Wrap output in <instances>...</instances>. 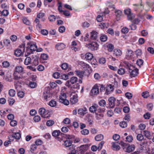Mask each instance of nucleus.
<instances>
[{
	"mask_svg": "<svg viewBox=\"0 0 154 154\" xmlns=\"http://www.w3.org/2000/svg\"><path fill=\"white\" fill-rule=\"evenodd\" d=\"M108 26L107 23H102L100 24L99 25V26L100 28H107Z\"/></svg>",
	"mask_w": 154,
	"mask_h": 154,
	"instance_id": "5fc2aeb1",
	"label": "nucleus"
},
{
	"mask_svg": "<svg viewBox=\"0 0 154 154\" xmlns=\"http://www.w3.org/2000/svg\"><path fill=\"white\" fill-rule=\"evenodd\" d=\"M41 32L42 35H47L48 33V31L47 30L45 29L42 30L41 31Z\"/></svg>",
	"mask_w": 154,
	"mask_h": 154,
	"instance_id": "4d7b16f0",
	"label": "nucleus"
},
{
	"mask_svg": "<svg viewBox=\"0 0 154 154\" xmlns=\"http://www.w3.org/2000/svg\"><path fill=\"white\" fill-rule=\"evenodd\" d=\"M120 144L123 146V149L126 152H130L134 151L135 149V146L134 144L129 145L127 146L126 143L122 142H121Z\"/></svg>",
	"mask_w": 154,
	"mask_h": 154,
	"instance_id": "f03ea898",
	"label": "nucleus"
},
{
	"mask_svg": "<svg viewBox=\"0 0 154 154\" xmlns=\"http://www.w3.org/2000/svg\"><path fill=\"white\" fill-rule=\"evenodd\" d=\"M61 134L59 130H54L52 133V135L59 141H61L62 139L61 138Z\"/></svg>",
	"mask_w": 154,
	"mask_h": 154,
	"instance_id": "423d86ee",
	"label": "nucleus"
},
{
	"mask_svg": "<svg viewBox=\"0 0 154 154\" xmlns=\"http://www.w3.org/2000/svg\"><path fill=\"white\" fill-rule=\"evenodd\" d=\"M91 93L93 94L97 95L99 93V88L97 86H94L93 87L91 91Z\"/></svg>",
	"mask_w": 154,
	"mask_h": 154,
	"instance_id": "a211bd4d",
	"label": "nucleus"
},
{
	"mask_svg": "<svg viewBox=\"0 0 154 154\" xmlns=\"http://www.w3.org/2000/svg\"><path fill=\"white\" fill-rule=\"evenodd\" d=\"M28 47L32 51H36L37 49V46L35 42H30L28 44Z\"/></svg>",
	"mask_w": 154,
	"mask_h": 154,
	"instance_id": "4468645a",
	"label": "nucleus"
},
{
	"mask_svg": "<svg viewBox=\"0 0 154 154\" xmlns=\"http://www.w3.org/2000/svg\"><path fill=\"white\" fill-rule=\"evenodd\" d=\"M13 135V137L16 139H19L21 137L20 134L18 132L15 133Z\"/></svg>",
	"mask_w": 154,
	"mask_h": 154,
	"instance_id": "72a5a7b5",
	"label": "nucleus"
},
{
	"mask_svg": "<svg viewBox=\"0 0 154 154\" xmlns=\"http://www.w3.org/2000/svg\"><path fill=\"white\" fill-rule=\"evenodd\" d=\"M125 14L127 15L128 20L131 21L135 17V15L131 12L130 8H127L124 10Z\"/></svg>",
	"mask_w": 154,
	"mask_h": 154,
	"instance_id": "7ed1b4c3",
	"label": "nucleus"
},
{
	"mask_svg": "<svg viewBox=\"0 0 154 154\" xmlns=\"http://www.w3.org/2000/svg\"><path fill=\"white\" fill-rule=\"evenodd\" d=\"M78 114L82 116H84L87 113V109L86 108H81L78 110Z\"/></svg>",
	"mask_w": 154,
	"mask_h": 154,
	"instance_id": "aec40b11",
	"label": "nucleus"
},
{
	"mask_svg": "<svg viewBox=\"0 0 154 154\" xmlns=\"http://www.w3.org/2000/svg\"><path fill=\"white\" fill-rule=\"evenodd\" d=\"M81 64L83 68H89V65L84 63L83 62H81Z\"/></svg>",
	"mask_w": 154,
	"mask_h": 154,
	"instance_id": "338daca9",
	"label": "nucleus"
},
{
	"mask_svg": "<svg viewBox=\"0 0 154 154\" xmlns=\"http://www.w3.org/2000/svg\"><path fill=\"white\" fill-rule=\"evenodd\" d=\"M75 72L76 75L80 78H82L84 76V73L82 72L79 71H76Z\"/></svg>",
	"mask_w": 154,
	"mask_h": 154,
	"instance_id": "2f4dec72",
	"label": "nucleus"
},
{
	"mask_svg": "<svg viewBox=\"0 0 154 154\" xmlns=\"http://www.w3.org/2000/svg\"><path fill=\"white\" fill-rule=\"evenodd\" d=\"M116 19L117 21L120 20L121 17L122 15V11L119 10H116L114 12Z\"/></svg>",
	"mask_w": 154,
	"mask_h": 154,
	"instance_id": "f8f14e48",
	"label": "nucleus"
},
{
	"mask_svg": "<svg viewBox=\"0 0 154 154\" xmlns=\"http://www.w3.org/2000/svg\"><path fill=\"white\" fill-rule=\"evenodd\" d=\"M16 73L14 72V79L16 80H18L20 79V76L17 75Z\"/></svg>",
	"mask_w": 154,
	"mask_h": 154,
	"instance_id": "bf43d9fd",
	"label": "nucleus"
},
{
	"mask_svg": "<svg viewBox=\"0 0 154 154\" xmlns=\"http://www.w3.org/2000/svg\"><path fill=\"white\" fill-rule=\"evenodd\" d=\"M136 138L138 141H141L143 139L144 137L142 134H138Z\"/></svg>",
	"mask_w": 154,
	"mask_h": 154,
	"instance_id": "c9c22d12",
	"label": "nucleus"
},
{
	"mask_svg": "<svg viewBox=\"0 0 154 154\" xmlns=\"http://www.w3.org/2000/svg\"><path fill=\"white\" fill-rule=\"evenodd\" d=\"M143 134L144 136L148 139L150 140L151 139L152 135L150 132L148 131L145 130L143 131Z\"/></svg>",
	"mask_w": 154,
	"mask_h": 154,
	"instance_id": "4be33fe9",
	"label": "nucleus"
},
{
	"mask_svg": "<svg viewBox=\"0 0 154 154\" xmlns=\"http://www.w3.org/2000/svg\"><path fill=\"white\" fill-rule=\"evenodd\" d=\"M52 94L50 93L49 90H45L43 93V97L44 99L46 100H47L49 98L51 97Z\"/></svg>",
	"mask_w": 154,
	"mask_h": 154,
	"instance_id": "9d476101",
	"label": "nucleus"
},
{
	"mask_svg": "<svg viewBox=\"0 0 154 154\" xmlns=\"http://www.w3.org/2000/svg\"><path fill=\"white\" fill-rule=\"evenodd\" d=\"M65 28L63 26H61L59 28V31L60 33H63L65 32Z\"/></svg>",
	"mask_w": 154,
	"mask_h": 154,
	"instance_id": "e2e57ef3",
	"label": "nucleus"
},
{
	"mask_svg": "<svg viewBox=\"0 0 154 154\" xmlns=\"http://www.w3.org/2000/svg\"><path fill=\"white\" fill-rule=\"evenodd\" d=\"M135 54L137 56H140L142 54V52L141 50L138 49L135 51Z\"/></svg>",
	"mask_w": 154,
	"mask_h": 154,
	"instance_id": "6e6d98bb",
	"label": "nucleus"
},
{
	"mask_svg": "<svg viewBox=\"0 0 154 154\" xmlns=\"http://www.w3.org/2000/svg\"><path fill=\"white\" fill-rule=\"evenodd\" d=\"M25 45L21 46V49H17L14 52V54L17 57H19L24 52L25 50Z\"/></svg>",
	"mask_w": 154,
	"mask_h": 154,
	"instance_id": "0eeeda50",
	"label": "nucleus"
},
{
	"mask_svg": "<svg viewBox=\"0 0 154 154\" xmlns=\"http://www.w3.org/2000/svg\"><path fill=\"white\" fill-rule=\"evenodd\" d=\"M122 54V51L119 49H115L114 51V54L116 56H119Z\"/></svg>",
	"mask_w": 154,
	"mask_h": 154,
	"instance_id": "a878e982",
	"label": "nucleus"
},
{
	"mask_svg": "<svg viewBox=\"0 0 154 154\" xmlns=\"http://www.w3.org/2000/svg\"><path fill=\"white\" fill-rule=\"evenodd\" d=\"M24 93L22 91H19V92L18 91V96L20 98H23L24 97Z\"/></svg>",
	"mask_w": 154,
	"mask_h": 154,
	"instance_id": "69168bd1",
	"label": "nucleus"
},
{
	"mask_svg": "<svg viewBox=\"0 0 154 154\" xmlns=\"http://www.w3.org/2000/svg\"><path fill=\"white\" fill-rule=\"evenodd\" d=\"M37 146L35 144H33L31 145L30 151L32 152H33L36 149Z\"/></svg>",
	"mask_w": 154,
	"mask_h": 154,
	"instance_id": "3c124183",
	"label": "nucleus"
},
{
	"mask_svg": "<svg viewBox=\"0 0 154 154\" xmlns=\"http://www.w3.org/2000/svg\"><path fill=\"white\" fill-rule=\"evenodd\" d=\"M33 51H32L29 48V47H27L26 50L25 54V56H28L29 55L33 53Z\"/></svg>",
	"mask_w": 154,
	"mask_h": 154,
	"instance_id": "f704fd0d",
	"label": "nucleus"
},
{
	"mask_svg": "<svg viewBox=\"0 0 154 154\" xmlns=\"http://www.w3.org/2000/svg\"><path fill=\"white\" fill-rule=\"evenodd\" d=\"M2 14L4 16H7L9 14V12L8 10H4L2 12Z\"/></svg>",
	"mask_w": 154,
	"mask_h": 154,
	"instance_id": "680f3d73",
	"label": "nucleus"
},
{
	"mask_svg": "<svg viewBox=\"0 0 154 154\" xmlns=\"http://www.w3.org/2000/svg\"><path fill=\"white\" fill-rule=\"evenodd\" d=\"M125 141L129 143L131 142L133 140V137L132 135H128L126 137Z\"/></svg>",
	"mask_w": 154,
	"mask_h": 154,
	"instance_id": "c756f323",
	"label": "nucleus"
},
{
	"mask_svg": "<svg viewBox=\"0 0 154 154\" xmlns=\"http://www.w3.org/2000/svg\"><path fill=\"white\" fill-rule=\"evenodd\" d=\"M98 104L101 106H104L106 105V102L104 100H101L99 101Z\"/></svg>",
	"mask_w": 154,
	"mask_h": 154,
	"instance_id": "37998d69",
	"label": "nucleus"
},
{
	"mask_svg": "<svg viewBox=\"0 0 154 154\" xmlns=\"http://www.w3.org/2000/svg\"><path fill=\"white\" fill-rule=\"evenodd\" d=\"M118 73L120 75H123L125 73V70L124 69L121 68L118 69Z\"/></svg>",
	"mask_w": 154,
	"mask_h": 154,
	"instance_id": "e433bc0d",
	"label": "nucleus"
},
{
	"mask_svg": "<svg viewBox=\"0 0 154 154\" xmlns=\"http://www.w3.org/2000/svg\"><path fill=\"white\" fill-rule=\"evenodd\" d=\"M99 45L95 42H92L86 44V46L92 51L97 50L99 48Z\"/></svg>",
	"mask_w": 154,
	"mask_h": 154,
	"instance_id": "20e7f679",
	"label": "nucleus"
},
{
	"mask_svg": "<svg viewBox=\"0 0 154 154\" xmlns=\"http://www.w3.org/2000/svg\"><path fill=\"white\" fill-rule=\"evenodd\" d=\"M23 23L26 25H29L30 24V21L26 18H23Z\"/></svg>",
	"mask_w": 154,
	"mask_h": 154,
	"instance_id": "a18cd8bd",
	"label": "nucleus"
},
{
	"mask_svg": "<svg viewBox=\"0 0 154 154\" xmlns=\"http://www.w3.org/2000/svg\"><path fill=\"white\" fill-rule=\"evenodd\" d=\"M93 57V54L90 53H88L85 54V58L88 60H91Z\"/></svg>",
	"mask_w": 154,
	"mask_h": 154,
	"instance_id": "bb28decb",
	"label": "nucleus"
},
{
	"mask_svg": "<svg viewBox=\"0 0 154 154\" xmlns=\"http://www.w3.org/2000/svg\"><path fill=\"white\" fill-rule=\"evenodd\" d=\"M133 69L131 67L129 68V72L130 73V75L132 77H134L138 74V70L137 69L133 68Z\"/></svg>",
	"mask_w": 154,
	"mask_h": 154,
	"instance_id": "1a4fd4ad",
	"label": "nucleus"
},
{
	"mask_svg": "<svg viewBox=\"0 0 154 154\" xmlns=\"http://www.w3.org/2000/svg\"><path fill=\"white\" fill-rule=\"evenodd\" d=\"M77 81L78 78L76 77H72L70 79V81L73 84L76 83Z\"/></svg>",
	"mask_w": 154,
	"mask_h": 154,
	"instance_id": "473e14b6",
	"label": "nucleus"
},
{
	"mask_svg": "<svg viewBox=\"0 0 154 154\" xmlns=\"http://www.w3.org/2000/svg\"><path fill=\"white\" fill-rule=\"evenodd\" d=\"M19 84L20 83L18 82L16 84H15V89L17 90V91L20 89V86L19 85Z\"/></svg>",
	"mask_w": 154,
	"mask_h": 154,
	"instance_id": "774afa93",
	"label": "nucleus"
},
{
	"mask_svg": "<svg viewBox=\"0 0 154 154\" xmlns=\"http://www.w3.org/2000/svg\"><path fill=\"white\" fill-rule=\"evenodd\" d=\"M48 19L50 22H53L55 20L56 17L54 15H51L49 17Z\"/></svg>",
	"mask_w": 154,
	"mask_h": 154,
	"instance_id": "09e8293b",
	"label": "nucleus"
},
{
	"mask_svg": "<svg viewBox=\"0 0 154 154\" xmlns=\"http://www.w3.org/2000/svg\"><path fill=\"white\" fill-rule=\"evenodd\" d=\"M125 96L128 99H130L132 97V94L128 92H127L125 94Z\"/></svg>",
	"mask_w": 154,
	"mask_h": 154,
	"instance_id": "052dcab7",
	"label": "nucleus"
},
{
	"mask_svg": "<svg viewBox=\"0 0 154 154\" xmlns=\"http://www.w3.org/2000/svg\"><path fill=\"white\" fill-rule=\"evenodd\" d=\"M49 105L51 107H54L56 105V102L54 100H51L49 102Z\"/></svg>",
	"mask_w": 154,
	"mask_h": 154,
	"instance_id": "de8ad7c7",
	"label": "nucleus"
},
{
	"mask_svg": "<svg viewBox=\"0 0 154 154\" xmlns=\"http://www.w3.org/2000/svg\"><path fill=\"white\" fill-rule=\"evenodd\" d=\"M95 114L96 115L95 118L97 120H100L101 119L103 116V114L101 113L98 114L97 113H95Z\"/></svg>",
	"mask_w": 154,
	"mask_h": 154,
	"instance_id": "79ce46f5",
	"label": "nucleus"
},
{
	"mask_svg": "<svg viewBox=\"0 0 154 154\" xmlns=\"http://www.w3.org/2000/svg\"><path fill=\"white\" fill-rule=\"evenodd\" d=\"M112 147L113 149L114 150H118L120 149V146L114 143H112Z\"/></svg>",
	"mask_w": 154,
	"mask_h": 154,
	"instance_id": "c85d7f7f",
	"label": "nucleus"
},
{
	"mask_svg": "<svg viewBox=\"0 0 154 154\" xmlns=\"http://www.w3.org/2000/svg\"><path fill=\"white\" fill-rule=\"evenodd\" d=\"M90 38L92 39L96 40L97 37V32L93 30L91 33Z\"/></svg>",
	"mask_w": 154,
	"mask_h": 154,
	"instance_id": "412c9836",
	"label": "nucleus"
},
{
	"mask_svg": "<svg viewBox=\"0 0 154 154\" xmlns=\"http://www.w3.org/2000/svg\"><path fill=\"white\" fill-rule=\"evenodd\" d=\"M59 100L61 103H63L66 105H68L69 104V101L66 99V95L65 93H61L60 96Z\"/></svg>",
	"mask_w": 154,
	"mask_h": 154,
	"instance_id": "39448f33",
	"label": "nucleus"
},
{
	"mask_svg": "<svg viewBox=\"0 0 154 154\" xmlns=\"http://www.w3.org/2000/svg\"><path fill=\"white\" fill-rule=\"evenodd\" d=\"M103 138V136L102 134L97 135L95 137V140L97 141H100Z\"/></svg>",
	"mask_w": 154,
	"mask_h": 154,
	"instance_id": "cd10ccee",
	"label": "nucleus"
},
{
	"mask_svg": "<svg viewBox=\"0 0 154 154\" xmlns=\"http://www.w3.org/2000/svg\"><path fill=\"white\" fill-rule=\"evenodd\" d=\"M121 32L124 34L127 33L128 32V29L126 27H124L121 29Z\"/></svg>",
	"mask_w": 154,
	"mask_h": 154,
	"instance_id": "0e129e2a",
	"label": "nucleus"
},
{
	"mask_svg": "<svg viewBox=\"0 0 154 154\" xmlns=\"http://www.w3.org/2000/svg\"><path fill=\"white\" fill-rule=\"evenodd\" d=\"M113 89V86L111 85H107L105 88V93L107 94H110Z\"/></svg>",
	"mask_w": 154,
	"mask_h": 154,
	"instance_id": "2eb2a0df",
	"label": "nucleus"
},
{
	"mask_svg": "<svg viewBox=\"0 0 154 154\" xmlns=\"http://www.w3.org/2000/svg\"><path fill=\"white\" fill-rule=\"evenodd\" d=\"M15 94V91L14 89H10L9 91V94L11 97H14V96Z\"/></svg>",
	"mask_w": 154,
	"mask_h": 154,
	"instance_id": "ea45409f",
	"label": "nucleus"
},
{
	"mask_svg": "<svg viewBox=\"0 0 154 154\" xmlns=\"http://www.w3.org/2000/svg\"><path fill=\"white\" fill-rule=\"evenodd\" d=\"M64 145L66 147H69V149L71 150L74 149V145H72V142L70 140H66L64 142Z\"/></svg>",
	"mask_w": 154,
	"mask_h": 154,
	"instance_id": "ddd939ff",
	"label": "nucleus"
},
{
	"mask_svg": "<svg viewBox=\"0 0 154 154\" xmlns=\"http://www.w3.org/2000/svg\"><path fill=\"white\" fill-rule=\"evenodd\" d=\"M107 48L109 52H112L114 48L113 45L112 44H109L107 45Z\"/></svg>",
	"mask_w": 154,
	"mask_h": 154,
	"instance_id": "7c9ffc66",
	"label": "nucleus"
},
{
	"mask_svg": "<svg viewBox=\"0 0 154 154\" xmlns=\"http://www.w3.org/2000/svg\"><path fill=\"white\" fill-rule=\"evenodd\" d=\"M134 9L135 11H142L143 9V5L141 3L140 5L134 4L133 5Z\"/></svg>",
	"mask_w": 154,
	"mask_h": 154,
	"instance_id": "9b49d317",
	"label": "nucleus"
},
{
	"mask_svg": "<svg viewBox=\"0 0 154 154\" xmlns=\"http://www.w3.org/2000/svg\"><path fill=\"white\" fill-rule=\"evenodd\" d=\"M87 118L88 119V122L89 125H91L93 123L92 116L90 114H88L87 115Z\"/></svg>",
	"mask_w": 154,
	"mask_h": 154,
	"instance_id": "5701e85b",
	"label": "nucleus"
},
{
	"mask_svg": "<svg viewBox=\"0 0 154 154\" xmlns=\"http://www.w3.org/2000/svg\"><path fill=\"white\" fill-rule=\"evenodd\" d=\"M89 131L87 129H84L81 131V134L83 135H87L88 134Z\"/></svg>",
	"mask_w": 154,
	"mask_h": 154,
	"instance_id": "603ef678",
	"label": "nucleus"
},
{
	"mask_svg": "<svg viewBox=\"0 0 154 154\" xmlns=\"http://www.w3.org/2000/svg\"><path fill=\"white\" fill-rule=\"evenodd\" d=\"M107 36L105 35H103L100 38V40L101 42H106L107 40Z\"/></svg>",
	"mask_w": 154,
	"mask_h": 154,
	"instance_id": "58836bf2",
	"label": "nucleus"
},
{
	"mask_svg": "<svg viewBox=\"0 0 154 154\" xmlns=\"http://www.w3.org/2000/svg\"><path fill=\"white\" fill-rule=\"evenodd\" d=\"M70 102L72 104H74L78 101L77 97V95H73L70 99Z\"/></svg>",
	"mask_w": 154,
	"mask_h": 154,
	"instance_id": "393cba45",
	"label": "nucleus"
},
{
	"mask_svg": "<svg viewBox=\"0 0 154 154\" xmlns=\"http://www.w3.org/2000/svg\"><path fill=\"white\" fill-rule=\"evenodd\" d=\"M38 112L42 117L45 118L48 117V116H47V115L48 113V112L47 111H46L44 108H40L38 110Z\"/></svg>",
	"mask_w": 154,
	"mask_h": 154,
	"instance_id": "6e6552de",
	"label": "nucleus"
},
{
	"mask_svg": "<svg viewBox=\"0 0 154 154\" xmlns=\"http://www.w3.org/2000/svg\"><path fill=\"white\" fill-rule=\"evenodd\" d=\"M45 14L44 13L42 12H39L37 15V17L38 18H42L45 16Z\"/></svg>",
	"mask_w": 154,
	"mask_h": 154,
	"instance_id": "8fccbe9b",
	"label": "nucleus"
},
{
	"mask_svg": "<svg viewBox=\"0 0 154 154\" xmlns=\"http://www.w3.org/2000/svg\"><path fill=\"white\" fill-rule=\"evenodd\" d=\"M38 63V57L36 55H33L31 57H27L24 61V64L26 65L32 64L35 66H37Z\"/></svg>",
	"mask_w": 154,
	"mask_h": 154,
	"instance_id": "f257e3e1",
	"label": "nucleus"
},
{
	"mask_svg": "<svg viewBox=\"0 0 154 154\" xmlns=\"http://www.w3.org/2000/svg\"><path fill=\"white\" fill-rule=\"evenodd\" d=\"M48 57V55L47 54H43L41 55V58L43 60H47Z\"/></svg>",
	"mask_w": 154,
	"mask_h": 154,
	"instance_id": "13d9d810",
	"label": "nucleus"
},
{
	"mask_svg": "<svg viewBox=\"0 0 154 154\" xmlns=\"http://www.w3.org/2000/svg\"><path fill=\"white\" fill-rule=\"evenodd\" d=\"M98 107L97 104H94L89 108V110L91 112H95Z\"/></svg>",
	"mask_w": 154,
	"mask_h": 154,
	"instance_id": "f3484780",
	"label": "nucleus"
},
{
	"mask_svg": "<svg viewBox=\"0 0 154 154\" xmlns=\"http://www.w3.org/2000/svg\"><path fill=\"white\" fill-rule=\"evenodd\" d=\"M61 67L63 69L66 70L68 67V64L66 63H63L61 65Z\"/></svg>",
	"mask_w": 154,
	"mask_h": 154,
	"instance_id": "4c0bfd02",
	"label": "nucleus"
},
{
	"mask_svg": "<svg viewBox=\"0 0 154 154\" xmlns=\"http://www.w3.org/2000/svg\"><path fill=\"white\" fill-rule=\"evenodd\" d=\"M116 100L115 98L113 97H110L108 99L109 104L111 107H114L115 106V103Z\"/></svg>",
	"mask_w": 154,
	"mask_h": 154,
	"instance_id": "dca6fc26",
	"label": "nucleus"
},
{
	"mask_svg": "<svg viewBox=\"0 0 154 154\" xmlns=\"http://www.w3.org/2000/svg\"><path fill=\"white\" fill-rule=\"evenodd\" d=\"M119 125L122 128H124L127 127V124L125 122H122L120 123Z\"/></svg>",
	"mask_w": 154,
	"mask_h": 154,
	"instance_id": "a19ab883",
	"label": "nucleus"
},
{
	"mask_svg": "<svg viewBox=\"0 0 154 154\" xmlns=\"http://www.w3.org/2000/svg\"><path fill=\"white\" fill-rule=\"evenodd\" d=\"M142 95L144 98H147L149 96V93L147 91H145L142 93Z\"/></svg>",
	"mask_w": 154,
	"mask_h": 154,
	"instance_id": "864d4df0",
	"label": "nucleus"
},
{
	"mask_svg": "<svg viewBox=\"0 0 154 154\" xmlns=\"http://www.w3.org/2000/svg\"><path fill=\"white\" fill-rule=\"evenodd\" d=\"M54 123L53 121L51 120H50L46 122V125L48 126H52Z\"/></svg>",
	"mask_w": 154,
	"mask_h": 154,
	"instance_id": "c03bdc74",
	"label": "nucleus"
},
{
	"mask_svg": "<svg viewBox=\"0 0 154 154\" xmlns=\"http://www.w3.org/2000/svg\"><path fill=\"white\" fill-rule=\"evenodd\" d=\"M23 71V67L21 66H17L15 67L14 72L20 73H22Z\"/></svg>",
	"mask_w": 154,
	"mask_h": 154,
	"instance_id": "b1692460",
	"label": "nucleus"
},
{
	"mask_svg": "<svg viewBox=\"0 0 154 154\" xmlns=\"http://www.w3.org/2000/svg\"><path fill=\"white\" fill-rule=\"evenodd\" d=\"M3 66L4 68H7L10 66L9 63L7 61H4L2 63Z\"/></svg>",
	"mask_w": 154,
	"mask_h": 154,
	"instance_id": "49530a36",
	"label": "nucleus"
},
{
	"mask_svg": "<svg viewBox=\"0 0 154 154\" xmlns=\"http://www.w3.org/2000/svg\"><path fill=\"white\" fill-rule=\"evenodd\" d=\"M65 46L64 44L60 43L57 44L55 46V48L58 50H61L64 49Z\"/></svg>",
	"mask_w": 154,
	"mask_h": 154,
	"instance_id": "6ab92c4d",
	"label": "nucleus"
}]
</instances>
